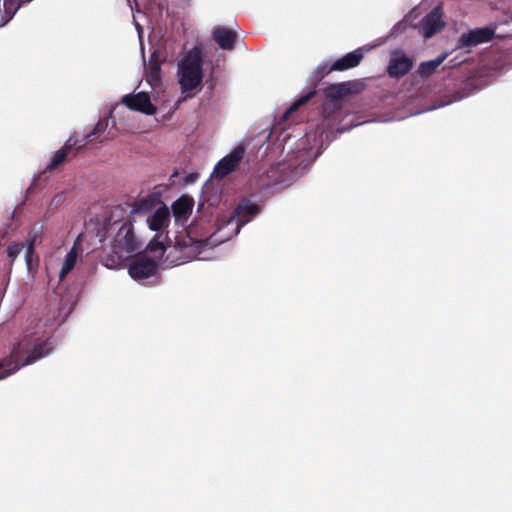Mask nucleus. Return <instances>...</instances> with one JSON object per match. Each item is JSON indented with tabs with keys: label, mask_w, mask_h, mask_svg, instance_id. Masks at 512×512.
Segmentation results:
<instances>
[{
	"label": "nucleus",
	"mask_w": 512,
	"mask_h": 512,
	"mask_svg": "<svg viewBox=\"0 0 512 512\" xmlns=\"http://www.w3.org/2000/svg\"><path fill=\"white\" fill-rule=\"evenodd\" d=\"M54 349L50 339L24 335L8 356L0 359V380L6 379L22 367L31 365L49 355Z\"/></svg>",
	"instance_id": "obj_1"
},
{
	"label": "nucleus",
	"mask_w": 512,
	"mask_h": 512,
	"mask_svg": "<svg viewBox=\"0 0 512 512\" xmlns=\"http://www.w3.org/2000/svg\"><path fill=\"white\" fill-rule=\"evenodd\" d=\"M203 58L199 49L188 51L179 63V84L183 92L196 89L203 79Z\"/></svg>",
	"instance_id": "obj_2"
},
{
	"label": "nucleus",
	"mask_w": 512,
	"mask_h": 512,
	"mask_svg": "<svg viewBox=\"0 0 512 512\" xmlns=\"http://www.w3.org/2000/svg\"><path fill=\"white\" fill-rule=\"evenodd\" d=\"M85 149L86 142L81 143L78 138L74 136L69 137L63 147L54 154L51 162L46 167V171L51 172L55 170L60 165L76 157L79 152Z\"/></svg>",
	"instance_id": "obj_3"
},
{
	"label": "nucleus",
	"mask_w": 512,
	"mask_h": 512,
	"mask_svg": "<svg viewBox=\"0 0 512 512\" xmlns=\"http://www.w3.org/2000/svg\"><path fill=\"white\" fill-rule=\"evenodd\" d=\"M140 246L141 245L134 234L132 223L124 222L113 239V248L115 252L131 253L138 250Z\"/></svg>",
	"instance_id": "obj_4"
},
{
	"label": "nucleus",
	"mask_w": 512,
	"mask_h": 512,
	"mask_svg": "<svg viewBox=\"0 0 512 512\" xmlns=\"http://www.w3.org/2000/svg\"><path fill=\"white\" fill-rule=\"evenodd\" d=\"M413 67V59L402 50H395L391 53L387 73L392 78H402Z\"/></svg>",
	"instance_id": "obj_5"
},
{
	"label": "nucleus",
	"mask_w": 512,
	"mask_h": 512,
	"mask_svg": "<svg viewBox=\"0 0 512 512\" xmlns=\"http://www.w3.org/2000/svg\"><path fill=\"white\" fill-rule=\"evenodd\" d=\"M158 271L157 262L146 256H137L129 265V275L135 280L147 279Z\"/></svg>",
	"instance_id": "obj_6"
},
{
	"label": "nucleus",
	"mask_w": 512,
	"mask_h": 512,
	"mask_svg": "<svg viewBox=\"0 0 512 512\" xmlns=\"http://www.w3.org/2000/svg\"><path fill=\"white\" fill-rule=\"evenodd\" d=\"M122 103L130 110L145 115H154L157 111L156 106L152 104L150 96L146 92L127 94L122 98Z\"/></svg>",
	"instance_id": "obj_7"
},
{
	"label": "nucleus",
	"mask_w": 512,
	"mask_h": 512,
	"mask_svg": "<svg viewBox=\"0 0 512 512\" xmlns=\"http://www.w3.org/2000/svg\"><path fill=\"white\" fill-rule=\"evenodd\" d=\"M245 154V148L243 146L235 147L228 155L223 157L215 166L214 174L217 178H224L231 172H233Z\"/></svg>",
	"instance_id": "obj_8"
},
{
	"label": "nucleus",
	"mask_w": 512,
	"mask_h": 512,
	"mask_svg": "<svg viewBox=\"0 0 512 512\" xmlns=\"http://www.w3.org/2000/svg\"><path fill=\"white\" fill-rule=\"evenodd\" d=\"M444 25L441 7L437 6L420 21L419 31L425 38H431L440 31Z\"/></svg>",
	"instance_id": "obj_9"
},
{
	"label": "nucleus",
	"mask_w": 512,
	"mask_h": 512,
	"mask_svg": "<svg viewBox=\"0 0 512 512\" xmlns=\"http://www.w3.org/2000/svg\"><path fill=\"white\" fill-rule=\"evenodd\" d=\"M495 30L491 27H482L470 30L461 35L459 43L461 47H472L481 43H486L494 38Z\"/></svg>",
	"instance_id": "obj_10"
},
{
	"label": "nucleus",
	"mask_w": 512,
	"mask_h": 512,
	"mask_svg": "<svg viewBox=\"0 0 512 512\" xmlns=\"http://www.w3.org/2000/svg\"><path fill=\"white\" fill-rule=\"evenodd\" d=\"M260 212V207L256 203L244 201L237 205L232 213L231 220L237 225V228L244 226L254 219Z\"/></svg>",
	"instance_id": "obj_11"
},
{
	"label": "nucleus",
	"mask_w": 512,
	"mask_h": 512,
	"mask_svg": "<svg viewBox=\"0 0 512 512\" xmlns=\"http://www.w3.org/2000/svg\"><path fill=\"white\" fill-rule=\"evenodd\" d=\"M212 39L223 50H232L237 41V33L225 26H215L212 30Z\"/></svg>",
	"instance_id": "obj_12"
},
{
	"label": "nucleus",
	"mask_w": 512,
	"mask_h": 512,
	"mask_svg": "<svg viewBox=\"0 0 512 512\" xmlns=\"http://www.w3.org/2000/svg\"><path fill=\"white\" fill-rule=\"evenodd\" d=\"M363 58L364 54L360 49L349 52L343 57L335 60L331 67L328 69V73L332 71H344L357 67Z\"/></svg>",
	"instance_id": "obj_13"
},
{
	"label": "nucleus",
	"mask_w": 512,
	"mask_h": 512,
	"mask_svg": "<svg viewBox=\"0 0 512 512\" xmlns=\"http://www.w3.org/2000/svg\"><path fill=\"white\" fill-rule=\"evenodd\" d=\"M356 84L353 82H342L329 85L325 88L324 94L331 100H340L356 92Z\"/></svg>",
	"instance_id": "obj_14"
},
{
	"label": "nucleus",
	"mask_w": 512,
	"mask_h": 512,
	"mask_svg": "<svg viewBox=\"0 0 512 512\" xmlns=\"http://www.w3.org/2000/svg\"><path fill=\"white\" fill-rule=\"evenodd\" d=\"M148 226L153 231H160L170 223L169 209L164 205L159 207L148 219Z\"/></svg>",
	"instance_id": "obj_15"
},
{
	"label": "nucleus",
	"mask_w": 512,
	"mask_h": 512,
	"mask_svg": "<svg viewBox=\"0 0 512 512\" xmlns=\"http://www.w3.org/2000/svg\"><path fill=\"white\" fill-rule=\"evenodd\" d=\"M446 57L447 54L442 53L433 60L421 62L418 66L417 73L422 78L430 77L432 74L435 73L437 68L443 63Z\"/></svg>",
	"instance_id": "obj_16"
},
{
	"label": "nucleus",
	"mask_w": 512,
	"mask_h": 512,
	"mask_svg": "<svg viewBox=\"0 0 512 512\" xmlns=\"http://www.w3.org/2000/svg\"><path fill=\"white\" fill-rule=\"evenodd\" d=\"M289 165L286 162L273 164L267 170V177L275 184L285 182L288 177L286 176Z\"/></svg>",
	"instance_id": "obj_17"
},
{
	"label": "nucleus",
	"mask_w": 512,
	"mask_h": 512,
	"mask_svg": "<svg viewBox=\"0 0 512 512\" xmlns=\"http://www.w3.org/2000/svg\"><path fill=\"white\" fill-rule=\"evenodd\" d=\"M194 202L188 196H182L172 204V211L176 217H186L192 212Z\"/></svg>",
	"instance_id": "obj_18"
},
{
	"label": "nucleus",
	"mask_w": 512,
	"mask_h": 512,
	"mask_svg": "<svg viewBox=\"0 0 512 512\" xmlns=\"http://www.w3.org/2000/svg\"><path fill=\"white\" fill-rule=\"evenodd\" d=\"M4 16L3 21L0 23V27L6 25L13 19L20 7L26 3V0H3Z\"/></svg>",
	"instance_id": "obj_19"
},
{
	"label": "nucleus",
	"mask_w": 512,
	"mask_h": 512,
	"mask_svg": "<svg viewBox=\"0 0 512 512\" xmlns=\"http://www.w3.org/2000/svg\"><path fill=\"white\" fill-rule=\"evenodd\" d=\"M316 94V90H312L297 99L283 114L282 120H287L291 114L296 112L301 106L307 104Z\"/></svg>",
	"instance_id": "obj_20"
},
{
	"label": "nucleus",
	"mask_w": 512,
	"mask_h": 512,
	"mask_svg": "<svg viewBox=\"0 0 512 512\" xmlns=\"http://www.w3.org/2000/svg\"><path fill=\"white\" fill-rule=\"evenodd\" d=\"M77 261V252L73 247L65 257L64 263L59 273L60 279H64L68 273H70L75 267Z\"/></svg>",
	"instance_id": "obj_21"
},
{
	"label": "nucleus",
	"mask_w": 512,
	"mask_h": 512,
	"mask_svg": "<svg viewBox=\"0 0 512 512\" xmlns=\"http://www.w3.org/2000/svg\"><path fill=\"white\" fill-rule=\"evenodd\" d=\"M150 253L154 255L155 258H160L163 256L165 252V246L163 242H161L158 237H154L146 248Z\"/></svg>",
	"instance_id": "obj_22"
},
{
	"label": "nucleus",
	"mask_w": 512,
	"mask_h": 512,
	"mask_svg": "<svg viewBox=\"0 0 512 512\" xmlns=\"http://www.w3.org/2000/svg\"><path fill=\"white\" fill-rule=\"evenodd\" d=\"M108 127V119L102 118L100 119L97 124L95 125L94 129L85 136L83 140H80L81 143L86 142L88 139H92L93 136L103 133Z\"/></svg>",
	"instance_id": "obj_23"
},
{
	"label": "nucleus",
	"mask_w": 512,
	"mask_h": 512,
	"mask_svg": "<svg viewBox=\"0 0 512 512\" xmlns=\"http://www.w3.org/2000/svg\"><path fill=\"white\" fill-rule=\"evenodd\" d=\"M23 248H24L23 243H14L7 248L6 253H7L9 262H10V266H12L13 262L19 256V254L22 252Z\"/></svg>",
	"instance_id": "obj_24"
},
{
	"label": "nucleus",
	"mask_w": 512,
	"mask_h": 512,
	"mask_svg": "<svg viewBox=\"0 0 512 512\" xmlns=\"http://www.w3.org/2000/svg\"><path fill=\"white\" fill-rule=\"evenodd\" d=\"M33 250H34V242L31 241L29 246L27 247L26 254H25L26 261H27L28 264L30 263L31 255L33 253Z\"/></svg>",
	"instance_id": "obj_25"
},
{
	"label": "nucleus",
	"mask_w": 512,
	"mask_h": 512,
	"mask_svg": "<svg viewBox=\"0 0 512 512\" xmlns=\"http://www.w3.org/2000/svg\"><path fill=\"white\" fill-rule=\"evenodd\" d=\"M159 72H160V68H159L158 65H154V66L151 67V74L152 75L158 76Z\"/></svg>",
	"instance_id": "obj_26"
},
{
	"label": "nucleus",
	"mask_w": 512,
	"mask_h": 512,
	"mask_svg": "<svg viewBox=\"0 0 512 512\" xmlns=\"http://www.w3.org/2000/svg\"><path fill=\"white\" fill-rule=\"evenodd\" d=\"M130 4V6L132 7V3H135L136 5H138V0H127Z\"/></svg>",
	"instance_id": "obj_27"
}]
</instances>
